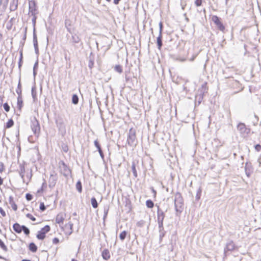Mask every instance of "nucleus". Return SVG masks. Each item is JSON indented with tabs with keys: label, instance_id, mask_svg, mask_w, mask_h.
<instances>
[{
	"label": "nucleus",
	"instance_id": "obj_25",
	"mask_svg": "<svg viewBox=\"0 0 261 261\" xmlns=\"http://www.w3.org/2000/svg\"><path fill=\"white\" fill-rule=\"evenodd\" d=\"M91 202L92 206L94 208H96L98 207V204L95 197H93L91 198Z\"/></svg>",
	"mask_w": 261,
	"mask_h": 261
},
{
	"label": "nucleus",
	"instance_id": "obj_41",
	"mask_svg": "<svg viewBox=\"0 0 261 261\" xmlns=\"http://www.w3.org/2000/svg\"><path fill=\"white\" fill-rule=\"evenodd\" d=\"M9 0H0V5H3L4 9H6L8 4Z\"/></svg>",
	"mask_w": 261,
	"mask_h": 261
},
{
	"label": "nucleus",
	"instance_id": "obj_62",
	"mask_svg": "<svg viewBox=\"0 0 261 261\" xmlns=\"http://www.w3.org/2000/svg\"><path fill=\"white\" fill-rule=\"evenodd\" d=\"M9 203L10 204H11L13 202H14V200H13V197L12 196H10L9 198Z\"/></svg>",
	"mask_w": 261,
	"mask_h": 261
},
{
	"label": "nucleus",
	"instance_id": "obj_2",
	"mask_svg": "<svg viewBox=\"0 0 261 261\" xmlns=\"http://www.w3.org/2000/svg\"><path fill=\"white\" fill-rule=\"evenodd\" d=\"M127 143L132 147L136 146L137 145V140L136 136V130L132 128L129 129L128 132Z\"/></svg>",
	"mask_w": 261,
	"mask_h": 261
},
{
	"label": "nucleus",
	"instance_id": "obj_32",
	"mask_svg": "<svg viewBox=\"0 0 261 261\" xmlns=\"http://www.w3.org/2000/svg\"><path fill=\"white\" fill-rule=\"evenodd\" d=\"M146 205L148 208H151L154 206V203L151 200L148 199L146 201Z\"/></svg>",
	"mask_w": 261,
	"mask_h": 261
},
{
	"label": "nucleus",
	"instance_id": "obj_7",
	"mask_svg": "<svg viewBox=\"0 0 261 261\" xmlns=\"http://www.w3.org/2000/svg\"><path fill=\"white\" fill-rule=\"evenodd\" d=\"M212 20L216 24L219 30L222 32H224L225 27L221 22V18L219 17L217 15H213L212 17Z\"/></svg>",
	"mask_w": 261,
	"mask_h": 261
},
{
	"label": "nucleus",
	"instance_id": "obj_29",
	"mask_svg": "<svg viewBox=\"0 0 261 261\" xmlns=\"http://www.w3.org/2000/svg\"><path fill=\"white\" fill-rule=\"evenodd\" d=\"M127 235V232L125 230H124L122 232H121L120 234H119V238L121 240V241H124Z\"/></svg>",
	"mask_w": 261,
	"mask_h": 261
},
{
	"label": "nucleus",
	"instance_id": "obj_59",
	"mask_svg": "<svg viewBox=\"0 0 261 261\" xmlns=\"http://www.w3.org/2000/svg\"><path fill=\"white\" fill-rule=\"evenodd\" d=\"M59 242V240L57 238H55L53 240V243L54 244H57Z\"/></svg>",
	"mask_w": 261,
	"mask_h": 261
},
{
	"label": "nucleus",
	"instance_id": "obj_5",
	"mask_svg": "<svg viewBox=\"0 0 261 261\" xmlns=\"http://www.w3.org/2000/svg\"><path fill=\"white\" fill-rule=\"evenodd\" d=\"M60 172L66 177L69 176L71 173V170L63 161L59 163Z\"/></svg>",
	"mask_w": 261,
	"mask_h": 261
},
{
	"label": "nucleus",
	"instance_id": "obj_53",
	"mask_svg": "<svg viewBox=\"0 0 261 261\" xmlns=\"http://www.w3.org/2000/svg\"><path fill=\"white\" fill-rule=\"evenodd\" d=\"M202 4V0H195V5L197 7L200 6Z\"/></svg>",
	"mask_w": 261,
	"mask_h": 261
},
{
	"label": "nucleus",
	"instance_id": "obj_9",
	"mask_svg": "<svg viewBox=\"0 0 261 261\" xmlns=\"http://www.w3.org/2000/svg\"><path fill=\"white\" fill-rule=\"evenodd\" d=\"M157 206V220L164 221L165 215L164 212L160 208L159 205L156 204Z\"/></svg>",
	"mask_w": 261,
	"mask_h": 261
},
{
	"label": "nucleus",
	"instance_id": "obj_45",
	"mask_svg": "<svg viewBox=\"0 0 261 261\" xmlns=\"http://www.w3.org/2000/svg\"><path fill=\"white\" fill-rule=\"evenodd\" d=\"M158 223L159 224V230H163L164 226H163V221H158Z\"/></svg>",
	"mask_w": 261,
	"mask_h": 261
},
{
	"label": "nucleus",
	"instance_id": "obj_28",
	"mask_svg": "<svg viewBox=\"0 0 261 261\" xmlns=\"http://www.w3.org/2000/svg\"><path fill=\"white\" fill-rule=\"evenodd\" d=\"M65 27L66 28L67 31L69 32H70V33H71V28H70V27H71V21L69 20H67V19L65 20Z\"/></svg>",
	"mask_w": 261,
	"mask_h": 261
},
{
	"label": "nucleus",
	"instance_id": "obj_33",
	"mask_svg": "<svg viewBox=\"0 0 261 261\" xmlns=\"http://www.w3.org/2000/svg\"><path fill=\"white\" fill-rule=\"evenodd\" d=\"M14 125V121L12 119H10L8 120V121L6 123L5 128H9L13 126Z\"/></svg>",
	"mask_w": 261,
	"mask_h": 261
},
{
	"label": "nucleus",
	"instance_id": "obj_36",
	"mask_svg": "<svg viewBox=\"0 0 261 261\" xmlns=\"http://www.w3.org/2000/svg\"><path fill=\"white\" fill-rule=\"evenodd\" d=\"M201 192H202L201 189L200 188H199V189H198V190L197 191V193H196V200L197 201H198L200 199Z\"/></svg>",
	"mask_w": 261,
	"mask_h": 261
},
{
	"label": "nucleus",
	"instance_id": "obj_14",
	"mask_svg": "<svg viewBox=\"0 0 261 261\" xmlns=\"http://www.w3.org/2000/svg\"><path fill=\"white\" fill-rule=\"evenodd\" d=\"M21 226L22 225H20L18 223H15L13 225V228L16 233H20L22 231V227Z\"/></svg>",
	"mask_w": 261,
	"mask_h": 261
},
{
	"label": "nucleus",
	"instance_id": "obj_51",
	"mask_svg": "<svg viewBox=\"0 0 261 261\" xmlns=\"http://www.w3.org/2000/svg\"><path fill=\"white\" fill-rule=\"evenodd\" d=\"M26 217L27 218L30 219L33 221H36V218L33 216H32V215H31V214H29V213L27 214L26 215Z\"/></svg>",
	"mask_w": 261,
	"mask_h": 261
},
{
	"label": "nucleus",
	"instance_id": "obj_6",
	"mask_svg": "<svg viewBox=\"0 0 261 261\" xmlns=\"http://www.w3.org/2000/svg\"><path fill=\"white\" fill-rule=\"evenodd\" d=\"M237 129L239 131L241 136L246 137L250 132V128L247 127L245 123L240 122L237 125Z\"/></svg>",
	"mask_w": 261,
	"mask_h": 261
},
{
	"label": "nucleus",
	"instance_id": "obj_61",
	"mask_svg": "<svg viewBox=\"0 0 261 261\" xmlns=\"http://www.w3.org/2000/svg\"><path fill=\"white\" fill-rule=\"evenodd\" d=\"M63 150L65 152H67L68 150V147L67 145L63 146Z\"/></svg>",
	"mask_w": 261,
	"mask_h": 261
},
{
	"label": "nucleus",
	"instance_id": "obj_18",
	"mask_svg": "<svg viewBox=\"0 0 261 261\" xmlns=\"http://www.w3.org/2000/svg\"><path fill=\"white\" fill-rule=\"evenodd\" d=\"M21 77L19 76V81L17 85V89L16 90V92L18 94V96L22 95V89H21Z\"/></svg>",
	"mask_w": 261,
	"mask_h": 261
},
{
	"label": "nucleus",
	"instance_id": "obj_24",
	"mask_svg": "<svg viewBox=\"0 0 261 261\" xmlns=\"http://www.w3.org/2000/svg\"><path fill=\"white\" fill-rule=\"evenodd\" d=\"M79 97L77 94H74L72 96V103L74 105H77L79 103Z\"/></svg>",
	"mask_w": 261,
	"mask_h": 261
},
{
	"label": "nucleus",
	"instance_id": "obj_38",
	"mask_svg": "<svg viewBox=\"0 0 261 261\" xmlns=\"http://www.w3.org/2000/svg\"><path fill=\"white\" fill-rule=\"evenodd\" d=\"M165 231L164 229L163 230H159V238H160V241L161 242L163 238L165 236Z\"/></svg>",
	"mask_w": 261,
	"mask_h": 261
},
{
	"label": "nucleus",
	"instance_id": "obj_47",
	"mask_svg": "<svg viewBox=\"0 0 261 261\" xmlns=\"http://www.w3.org/2000/svg\"><path fill=\"white\" fill-rule=\"evenodd\" d=\"M25 198L28 201H31L33 199V195L30 193H27L25 195Z\"/></svg>",
	"mask_w": 261,
	"mask_h": 261
},
{
	"label": "nucleus",
	"instance_id": "obj_40",
	"mask_svg": "<svg viewBox=\"0 0 261 261\" xmlns=\"http://www.w3.org/2000/svg\"><path fill=\"white\" fill-rule=\"evenodd\" d=\"M22 227V231H23L24 233L26 235H29L30 234V229L25 225H22L21 226Z\"/></svg>",
	"mask_w": 261,
	"mask_h": 261
},
{
	"label": "nucleus",
	"instance_id": "obj_8",
	"mask_svg": "<svg viewBox=\"0 0 261 261\" xmlns=\"http://www.w3.org/2000/svg\"><path fill=\"white\" fill-rule=\"evenodd\" d=\"M235 248V245L232 241H229L226 244L224 248V252L225 256H227L228 251H232Z\"/></svg>",
	"mask_w": 261,
	"mask_h": 261
},
{
	"label": "nucleus",
	"instance_id": "obj_1",
	"mask_svg": "<svg viewBox=\"0 0 261 261\" xmlns=\"http://www.w3.org/2000/svg\"><path fill=\"white\" fill-rule=\"evenodd\" d=\"M174 206L176 215L178 216L184 210V199L181 194L179 192H177L175 195Z\"/></svg>",
	"mask_w": 261,
	"mask_h": 261
},
{
	"label": "nucleus",
	"instance_id": "obj_3",
	"mask_svg": "<svg viewBox=\"0 0 261 261\" xmlns=\"http://www.w3.org/2000/svg\"><path fill=\"white\" fill-rule=\"evenodd\" d=\"M32 16L33 17L32 20V23H33V28H34L33 41V44H34L35 53L37 56H38L39 55V48H38V41H37V35L36 34V29H35L37 17L35 16V15H32Z\"/></svg>",
	"mask_w": 261,
	"mask_h": 261
},
{
	"label": "nucleus",
	"instance_id": "obj_16",
	"mask_svg": "<svg viewBox=\"0 0 261 261\" xmlns=\"http://www.w3.org/2000/svg\"><path fill=\"white\" fill-rule=\"evenodd\" d=\"M156 44L159 50H161L162 46L163 45L162 42V35L159 34V36L156 38Z\"/></svg>",
	"mask_w": 261,
	"mask_h": 261
},
{
	"label": "nucleus",
	"instance_id": "obj_48",
	"mask_svg": "<svg viewBox=\"0 0 261 261\" xmlns=\"http://www.w3.org/2000/svg\"><path fill=\"white\" fill-rule=\"evenodd\" d=\"M94 65V60L92 59H90L88 63V67L89 68L91 69Z\"/></svg>",
	"mask_w": 261,
	"mask_h": 261
},
{
	"label": "nucleus",
	"instance_id": "obj_63",
	"mask_svg": "<svg viewBox=\"0 0 261 261\" xmlns=\"http://www.w3.org/2000/svg\"><path fill=\"white\" fill-rule=\"evenodd\" d=\"M27 28H25V31H24V36L23 37V40L24 41H25L26 38H27Z\"/></svg>",
	"mask_w": 261,
	"mask_h": 261
},
{
	"label": "nucleus",
	"instance_id": "obj_52",
	"mask_svg": "<svg viewBox=\"0 0 261 261\" xmlns=\"http://www.w3.org/2000/svg\"><path fill=\"white\" fill-rule=\"evenodd\" d=\"M108 211H109V208H105V210H104V215H103V219L104 221H105V219L107 217Z\"/></svg>",
	"mask_w": 261,
	"mask_h": 261
},
{
	"label": "nucleus",
	"instance_id": "obj_57",
	"mask_svg": "<svg viewBox=\"0 0 261 261\" xmlns=\"http://www.w3.org/2000/svg\"><path fill=\"white\" fill-rule=\"evenodd\" d=\"M150 190H151L152 192L153 193V197L154 198L156 197V191L154 189L153 187H150Z\"/></svg>",
	"mask_w": 261,
	"mask_h": 261
},
{
	"label": "nucleus",
	"instance_id": "obj_13",
	"mask_svg": "<svg viewBox=\"0 0 261 261\" xmlns=\"http://www.w3.org/2000/svg\"><path fill=\"white\" fill-rule=\"evenodd\" d=\"M18 0H12L10 3V10L11 11H14L17 9Z\"/></svg>",
	"mask_w": 261,
	"mask_h": 261
},
{
	"label": "nucleus",
	"instance_id": "obj_22",
	"mask_svg": "<svg viewBox=\"0 0 261 261\" xmlns=\"http://www.w3.org/2000/svg\"><path fill=\"white\" fill-rule=\"evenodd\" d=\"M29 250L33 253H35L37 250V247L34 243H31L29 246Z\"/></svg>",
	"mask_w": 261,
	"mask_h": 261
},
{
	"label": "nucleus",
	"instance_id": "obj_54",
	"mask_svg": "<svg viewBox=\"0 0 261 261\" xmlns=\"http://www.w3.org/2000/svg\"><path fill=\"white\" fill-rule=\"evenodd\" d=\"M254 147L257 151H259L261 150V145L259 144L255 145Z\"/></svg>",
	"mask_w": 261,
	"mask_h": 261
},
{
	"label": "nucleus",
	"instance_id": "obj_39",
	"mask_svg": "<svg viewBox=\"0 0 261 261\" xmlns=\"http://www.w3.org/2000/svg\"><path fill=\"white\" fill-rule=\"evenodd\" d=\"M201 93L200 94V97H202L201 95H203L205 92H206V83H204L202 85Z\"/></svg>",
	"mask_w": 261,
	"mask_h": 261
},
{
	"label": "nucleus",
	"instance_id": "obj_60",
	"mask_svg": "<svg viewBox=\"0 0 261 261\" xmlns=\"http://www.w3.org/2000/svg\"><path fill=\"white\" fill-rule=\"evenodd\" d=\"M4 170V166L3 163H0V173H2Z\"/></svg>",
	"mask_w": 261,
	"mask_h": 261
},
{
	"label": "nucleus",
	"instance_id": "obj_4",
	"mask_svg": "<svg viewBox=\"0 0 261 261\" xmlns=\"http://www.w3.org/2000/svg\"><path fill=\"white\" fill-rule=\"evenodd\" d=\"M31 127L35 136L38 137L40 133V125L39 121L36 117L31 119Z\"/></svg>",
	"mask_w": 261,
	"mask_h": 261
},
{
	"label": "nucleus",
	"instance_id": "obj_58",
	"mask_svg": "<svg viewBox=\"0 0 261 261\" xmlns=\"http://www.w3.org/2000/svg\"><path fill=\"white\" fill-rule=\"evenodd\" d=\"M22 63H23V60H21V59H19V62H18V68H19V70H20V69H21V67L22 65Z\"/></svg>",
	"mask_w": 261,
	"mask_h": 261
},
{
	"label": "nucleus",
	"instance_id": "obj_20",
	"mask_svg": "<svg viewBox=\"0 0 261 261\" xmlns=\"http://www.w3.org/2000/svg\"><path fill=\"white\" fill-rule=\"evenodd\" d=\"M31 94L33 99V101L35 102L37 100V91L35 86L32 87L31 89Z\"/></svg>",
	"mask_w": 261,
	"mask_h": 261
},
{
	"label": "nucleus",
	"instance_id": "obj_23",
	"mask_svg": "<svg viewBox=\"0 0 261 261\" xmlns=\"http://www.w3.org/2000/svg\"><path fill=\"white\" fill-rule=\"evenodd\" d=\"M36 237L38 240H43L45 238V234L40 230L38 232Z\"/></svg>",
	"mask_w": 261,
	"mask_h": 261
},
{
	"label": "nucleus",
	"instance_id": "obj_26",
	"mask_svg": "<svg viewBox=\"0 0 261 261\" xmlns=\"http://www.w3.org/2000/svg\"><path fill=\"white\" fill-rule=\"evenodd\" d=\"M132 172H133V175H134V177L135 178L137 177L138 174H137V170H136V168L135 163L134 162H133V163H132Z\"/></svg>",
	"mask_w": 261,
	"mask_h": 261
},
{
	"label": "nucleus",
	"instance_id": "obj_55",
	"mask_svg": "<svg viewBox=\"0 0 261 261\" xmlns=\"http://www.w3.org/2000/svg\"><path fill=\"white\" fill-rule=\"evenodd\" d=\"M10 204L11 205V206L14 211H15L17 210V206L14 202Z\"/></svg>",
	"mask_w": 261,
	"mask_h": 261
},
{
	"label": "nucleus",
	"instance_id": "obj_64",
	"mask_svg": "<svg viewBox=\"0 0 261 261\" xmlns=\"http://www.w3.org/2000/svg\"><path fill=\"white\" fill-rule=\"evenodd\" d=\"M99 155H100V157L101 158V159L102 160H104V156H104V154H103V151H101V152H99Z\"/></svg>",
	"mask_w": 261,
	"mask_h": 261
},
{
	"label": "nucleus",
	"instance_id": "obj_49",
	"mask_svg": "<svg viewBox=\"0 0 261 261\" xmlns=\"http://www.w3.org/2000/svg\"><path fill=\"white\" fill-rule=\"evenodd\" d=\"M39 208L41 211L43 212L46 210V206L43 202H41L40 204Z\"/></svg>",
	"mask_w": 261,
	"mask_h": 261
},
{
	"label": "nucleus",
	"instance_id": "obj_21",
	"mask_svg": "<svg viewBox=\"0 0 261 261\" xmlns=\"http://www.w3.org/2000/svg\"><path fill=\"white\" fill-rule=\"evenodd\" d=\"M72 42L73 43H78L81 41V39L79 36L76 34H74L72 35Z\"/></svg>",
	"mask_w": 261,
	"mask_h": 261
},
{
	"label": "nucleus",
	"instance_id": "obj_43",
	"mask_svg": "<svg viewBox=\"0 0 261 261\" xmlns=\"http://www.w3.org/2000/svg\"><path fill=\"white\" fill-rule=\"evenodd\" d=\"M73 224L71 222H69L68 224L66 225V227H69L70 230V234L72 233L73 232Z\"/></svg>",
	"mask_w": 261,
	"mask_h": 261
},
{
	"label": "nucleus",
	"instance_id": "obj_46",
	"mask_svg": "<svg viewBox=\"0 0 261 261\" xmlns=\"http://www.w3.org/2000/svg\"><path fill=\"white\" fill-rule=\"evenodd\" d=\"M19 173H25V168H24V165H23L22 164H20L19 165Z\"/></svg>",
	"mask_w": 261,
	"mask_h": 261
},
{
	"label": "nucleus",
	"instance_id": "obj_35",
	"mask_svg": "<svg viewBox=\"0 0 261 261\" xmlns=\"http://www.w3.org/2000/svg\"><path fill=\"white\" fill-rule=\"evenodd\" d=\"M0 247L4 251L7 252L8 251V248L5 243L0 239Z\"/></svg>",
	"mask_w": 261,
	"mask_h": 261
},
{
	"label": "nucleus",
	"instance_id": "obj_27",
	"mask_svg": "<svg viewBox=\"0 0 261 261\" xmlns=\"http://www.w3.org/2000/svg\"><path fill=\"white\" fill-rule=\"evenodd\" d=\"M76 189L79 193H81L82 192V185L80 180H78L77 182H76Z\"/></svg>",
	"mask_w": 261,
	"mask_h": 261
},
{
	"label": "nucleus",
	"instance_id": "obj_44",
	"mask_svg": "<svg viewBox=\"0 0 261 261\" xmlns=\"http://www.w3.org/2000/svg\"><path fill=\"white\" fill-rule=\"evenodd\" d=\"M4 109L7 112L10 111V108L8 103L6 102L3 105Z\"/></svg>",
	"mask_w": 261,
	"mask_h": 261
},
{
	"label": "nucleus",
	"instance_id": "obj_19",
	"mask_svg": "<svg viewBox=\"0 0 261 261\" xmlns=\"http://www.w3.org/2000/svg\"><path fill=\"white\" fill-rule=\"evenodd\" d=\"M57 126L59 130V131H63L64 133H65V127L64 125V124L62 121L58 122L56 121Z\"/></svg>",
	"mask_w": 261,
	"mask_h": 261
},
{
	"label": "nucleus",
	"instance_id": "obj_50",
	"mask_svg": "<svg viewBox=\"0 0 261 261\" xmlns=\"http://www.w3.org/2000/svg\"><path fill=\"white\" fill-rule=\"evenodd\" d=\"M159 34L162 35L163 24L162 21L159 23Z\"/></svg>",
	"mask_w": 261,
	"mask_h": 261
},
{
	"label": "nucleus",
	"instance_id": "obj_31",
	"mask_svg": "<svg viewBox=\"0 0 261 261\" xmlns=\"http://www.w3.org/2000/svg\"><path fill=\"white\" fill-rule=\"evenodd\" d=\"M38 68V60L36 61L33 67V75L34 77H35L36 75H37V70Z\"/></svg>",
	"mask_w": 261,
	"mask_h": 261
},
{
	"label": "nucleus",
	"instance_id": "obj_34",
	"mask_svg": "<svg viewBox=\"0 0 261 261\" xmlns=\"http://www.w3.org/2000/svg\"><path fill=\"white\" fill-rule=\"evenodd\" d=\"M114 70L116 72L121 73L122 72V67L120 65H117L114 67Z\"/></svg>",
	"mask_w": 261,
	"mask_h": 261
},
{
	"label": "nucleus",
	"instance_id": "obj_17",
	"mask_svg": "<svg viewBox=\"0 0 261 261\" xmlns=\"http://www.w3.org/2000/svg\"><path fill=\"white\" fill-rule=\"evenodd\" d=\"M17 108L19 110L21 111V108L23 106V102L22 100V97L21 96H18L17 97Z\"/></svg>",
	"mask_w": 261,
	"mask_h": 261
},
{
	"label": "nucleus",
	"instance_id": "obj_12",
	"mask_svg": "<svg viewBox=\"0 0 261 261\" xmlns=\"http://www.w3.org/2000/svg\"><path fill=\"white\" fill-rule=\"evenodd\" d=\"M101 256L103 259L106 260L109 259L111 256L109 250L107 249H105L101 253Z\"/></svg>",
	"mask_w": 261,
	"mask_h": 261
},
{
	"label": "nucleus",
	"instance_id": "obj_10",
	"mask_svg": "<svg viewBox=\"0 0 261 261\" xmlns=\"http://www.w3.org/2000/svg\"><path fill=\"white\" fill-rule=\"evenodd\" d=\"M36 4L34 1L29 2V13L31 15H35V11H36Z\"/></svg>",
	"mask_w": 261,
	"mask_h": 261
},
{
	"label": "nucleus",
	"instance_id": "obj_42",
	"mask_svg": "<svg viewBox=\"0 0 261 261\" xmlns=\"http://www.w3.org/2000/svg\"><path fill=\"white\" fill-rule=\"evenodd\" d=\"M145 223L146 222L145 221L140 220L137 223L136 225L139 227H143L145 225Z\"/></svg>",
	"mask_w": 261,
	"mask_h": 261
},
{
	"label": "nucleus",
	"instance_id": "obj_37",
	"mask_svg": "<svg viewBox=\"0 0 261 261\" xmlns=\"http://www.w3.org/2000/svg\"><path fill=\"white\" fill-rule=\"evenodd\" d=\"M50 226L48 225H45L44 227H43L41 230L44 232L45 234L47 233L50 231Z\"/></svg>",
	"mask_w": 261,
	"mask_h": 261
},
{
	"label": "nucleus",
	"instance_id": "obj_56",
	"mask_svg": "<svg viewBox=\"0 0 261 261\" xmlns=\"http://www.w3.org/2000/svg\"><path fill=\"white\" fill-rule=\"evenodd\" d=\"M0 213L3 217H5L6 215L5 211L1 207H0Z\"/></svg>",
	"mask_w": 261,
	"mask_h": 261
},
{
	"label": "nucleus",
	"instance_id": "obj_15",
	"mask_svg": "<svg viewBox=\"0 0 261 261\" xmlns=\"http://www.w3.org/2000/svg\"><path fill=\"white\" fill-rule=\"evenodd\" d=\"M64 220V217L63 214L60 213V214H59L58 215H57L56 218V222L57 223L60 225L61 224L63 223Z\"/></svg>",
	"mask_w": 261,
	"mask_h": 261
},
{
	"label": "nucleus",
	"instance_id": "obj_30",
	"mask_svg": "<svg viewBox=\"0 0 261 261\" xmlns=\"http://www.w3.org/2000/svg\"><path fill=\"white\" fill-rule=\"evenodd\" d=\"M94 144L95 146L96 147L98 152L102 151V150L101 148V146H100L98 140H95L94 142Z\"/></svg>",
	"mask_w": 261,
	"mask_h": 261
},
{
	"label": "nucleus",
	"instance_id": "obj_11",
	"mask_svg": "<svg viewBox=\"0 0 261 261\" xmlns=\"http://www.w3.org/2000/svg\"><path fill=\"white\" fill-rule=\"evenodd\" d=\"M57 180V177L56 175L51 174L49 179V187L50 188H53L55 187L56 181Z\"/></svg>",
	"mask_w": 261,
	"mask_h": 261
}]
</instances>
